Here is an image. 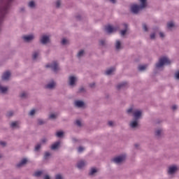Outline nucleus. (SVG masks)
Here are the masks:
<instances>
[{"label":"nucleus","instance_id":"nucleus-26","mask_svg":"<svg viewBox=\"0 0 179 179\" xmlns=\"http://www.w3.org/2000/svg\"><path fill=\"white\" fill-rule=\"evenodd\" d=\"M115 48H116V50H120V48H121V42L120 41H116Z\"/></svg>","mask_w":179,"mask_h":179},{"label":"nucleus","instance_id":"nucleus-54","mask_svg":"<svg viewBox=\"0 0 179 179\" xmlns=\"http://www.w3.org/2000/svg\"><path fill=\"white\" fill-rule=\"evenodd\" d=\"M39 124H43V122H39Z\"/></svg>","mask_w":179,"mask_h":179},{"label":"nucleus","instance_id":"nucleus-51","mask_svg":"<svg viewBox=\"0 0 179 179\" xmlns=\"http://www.w3.org/2000/svg\"><path fill=\"white\" fill-rule=\"evenodd\" d=\"M172 110H177V106L173 105V106H172Z\"/></svg>","mask_w":179,"mask_h":179},{"label":"nucleus","instance_id":"nucleus-12","mask_svg":"<svg viewBox=\"0 0 179 179\" xmlns=\"http://www.w3.org/2000/svg\"><path fill=\"white\" fill-rule=\"evenodd\" d=\"M76 107H78V108H83L85 107V102L83 101L77 100L74 102Z\"/></svg>","mask_w":179,"mask_h":179},{"label":"nucleus","instance_id":"nucleus-47","mask_svg":"<svg viewBox=\"0 0 179 179\" xmlns=\"http://www.w3.org/2000/svg\"><path fill=\"white\" fill-rule=\"evenodd\" d=\"M175 77L176 79H179V71H177L176 73H175Z\"/></svg>","mask_w":179,"mask_h":179},{"label":"nucleus","instance_id":"nucleus-45","mask_svg":"<svg viewBox=\"0 0 179 179\" xmlns=\"http://www.w3.org/2000/svg\"><path fill=\"white\" fill-rule=\"evenodd\" d=\"M56 6L57 8H59V6H61V1L59 0L56 2Z\"/></svg>","mask_w":179,"mask_h":179},{"label":"nucleus","instance_id":"nucleus-15","mask_svg":"<svg viewBox=\"0 0 179 179\" xmlns=\"http://www.w3.org/2000/svg\"><path fill=\"white\" fill-rule=\"evenodd\" d=\"M29 162V159H27V158H24L21 160L20 162H19L17 166L18 167H22V166H24V164H26L27 162Z\"/></svg>","mask_w":179,"mask_h":179},{"label":"nucleus","instance_id":"nucleus-35","mask_svg":"<svg viewBox=\"0 0 179 179\" xmlns=\"http://www.w3.org/2000/svg\"><path fill=\"white\" fill-rule=\"evenodd\" d=\"M84 55H85V51L84 50H80L78 53V57H83Z\"/></svg>","mask_w":179,"mask_h":179},{"label":"nucleus","instance_id":"nucleus-31","mask_svg":"<svg viewBox=\"0 0 179 179\" xmlns=\"http://www.w3.org/2000/svg\"><path fill=\"white\" fill-rule=\"evenodd\" d=\"M28 5H29V8H35L36 3H34V1H29Z\"/></svg>","mask_w":179,"mask_h":179},{"label":"nucleus","instance_id":"nucleus-17","mask_svg":"<svg viewBox=\"0 0 179 179\" xmlns=\"http://www.w3.org/2000/svg\"><path fill=\"white\" fill-rule=\"evenodd\" d=\"M45 142H47V138H43L42 141H41V143H39V144H37L35 147V150H40V148H41V145H43V143H45Z\"/></svg>","mask_w":179,"mask_h":179},{"label":"nucleus","instance_id":"nucleus-43","mask_svg":"<svg viewBox=\"0 0 179 179\" xmlns=\"http://www.w3.org/2000/svg\"><path fill=\"white\" fill-rule=\"evenodd\" d=\"M143 29L144 31H148V26L145 24H143Z\"/></svg>","mask_w":179,"mask_h":179},{"label":"nucleus","instance_id":"nucleus-52","mask_svg":"<svg viewBox=\"0 0 179 179\" xmlns=\"http://www.w3.org/2000/svg\"><path fill=\"white\" fill-rule=\"evenodd\" d=\"M44 179H51V178H50V176L46 175L45 176Z\"/></svg>","mask_w":179,"mask_h":179},{"label":"nucleus","instance_id":"nucleus-40","mask_svg":"<svg viewBox=\"0 0 179 179\" xmlns=\"http://www.w3.org/2000/svg\"><path fill=\"white\" fill-rule=\"evenodd\" d=\"M85 150V148L83 147H79L78 149V152H79V153H82V152H83Z\"/></svg>","mask_w":179,"mask_h":179},{"label":"nucleus","instance_id":"nucleus-7","mask_svg":"<svg viewBox=\"0 0 179 179\" xmlns=\"http://www.w3.org/2000/svg\"><path fill=\"white\" fill-rule=\"evenodd\" d=\"M76 82H78V77L75 76H71L69 78V84L70 86H75L76 85Z\"/></svg>","mask_w":179,"mask_h":179},{"label":"nucleus","instance_id":"nucleus-42","mask_svg":"<svg viewBox=\"0 0 179 179\" xmlns=\"http://www.w3.org/2000/svg\"><path fill=\"white\" fill-rule=\"evenodd\" d=\"M36 114V110L33 109L29 112V115H34Z\"/></svg>","mask_w":179,"mask_h":179},{"label":"nucleus","instance_id":"nucleus-49","mask_svg":"<svg viewBox=\"0 0 179 179\" xmlns=\"http://www.w3.org/2000/svg\"><path fill=\"white\" fill-rule=\"evenodd\" d=\"M20 96H21V97H26L27 94H26V92H22Z\"/></svg>","mask_w":179,"mask_h":179},{"label":"nucleus","instance_id":"nucleus-46","mask_svg":"<svg viewBox=\"0 0 179 179\" xmlns=\"http://www.w3.org/2000/svg\"><path fill=\"white\" fill-rule=\"evenodd\" d=\"M108 124L109 127H113L114 126V122H113V121H109Z\"/></svg>","mask_w":179,"mask_h":179},{"label":"nucleus","instance_id":"nucleus-32","mask_svg":"<svg viewBox=\"0 0 179 179\" xmlns=\"http://www.w3.org/2000/svg\"><path fill=\"white\" fill-rule=\"evenodd\" d=\"M148 68V66L146 65H141L138 66V69L140 71H145V69H146Z\"/></svg>","mask_w":179,"mask_h":179},{"label":"nucleus","instance_id":"nucleus-53","mask_svg":"<svg viewBox=\"0 0 179 179\" xmlns=\"http://www.w3.org/2000/svg\"><path fill=\"white\" fill-rule=\"evenodd\" d=\"M112 3H115L116 0H109Z\"/></svg>","mask_w":179,"mask_h":179},{"label":"nucleus","instance_id":"nucleus-55","mask_svg":"<svg viewBox=\"0 0 179 179\" xmlns=\"http://www.w3.org/2000/svg\"><path fill=\"white\" fill-rule=\"evenodd\" d=\"M0 157H2V155H0Z\"/></svg>","mask_w":179,"mask_h":179},{"label":"nucleus","instance_id":"nucleus-28","mask_svg":"<svg viewBox=\"0 0 179 179\" xmlns=\"http://www.w3.org/2000/svg\"><path fill=\"white\" fill-rule=\"evenodd\" d=\"M63 136H64V131H57L56 136H57V138H62Z\"/></svg>","mask_w":179,"mask_h":179},{"label":"nucleus","instance_id":"nucleus-30","mask_svg":"<svg viewBox=\"0 0 179 179\" xmlns=\"http://www.w3.org/2000/svg\"><path fill=\"white\" fill-rule=\"evenodd\" d=\"M38 55H40V52H34L33 53V55H32L33 59H37V57H38Z\"/></svg>","mask_w":179,"mask_h":179},{"label":"nucleus","instance_id":"nucleus-37","mask_svg":"<svg viewBox=\"0 0 179 179\" xmlns=\"http://www.w3.org/2000/svg\"><path fill=\"white\" fill-rule=\"evenodd\" d=\"M76 125H78V127H82V121H80V120H76Z\"/></svg>","mask_w":179,"mask_h":179},{"label":"nucleus","instance_id":"nucleus-19","mask_svg":"<svg viewBox=\"0 0 179 179\" xmlns=\"http://www.w3.org/2000/svg\"><path fill=\"white\" fill-rule=\"evenodd\" d=\"M61 144V143H59V141H57L56 143H55L52 146H51V149L52 150H55L57 149H58V148H59V145Z\"/></svg>","mask_w":179,"mask_h":179},{"label":"nucleus","instance_id":"nucleus-14","mask_svg":"<svg viewBox=\"0 0 179 179\" xmlns=\"http://www.w3.org/2000/svg\"><path fill=\"white\" fill-rule=\"evenodd\" d=\"M86 166V162L81 160L79 161L77 164V167L78 169H79L80 170L83 169L85 166Z\"/></svg>","mask_w":179,"mask_h":179},{"label":"nucleus","instance_id":"nucleus-18","mask_svg":"<svg viewBox=\"0 0 179 179\" xmlns=\"http://www.w3.org/2000/svg\"><path fill=\"white\" fill-rule=\"evenodd\" d=\"M55 82L51 81L46 86V89H54L55 87Z\"/></svg>","mask_w":179,"mask_h":179},{"label":"nucleus","instance_id":"nucleus-50","mask_svg":"<svg viewBox=\"0 0 179 179\" xmlns=\"http://www.w3.org/2000/svg\"><path fill=\"white\" fill-rule=\"evenodd\" d=\"M0 145H1V146H5V145H6V143H5L4 141H1Z\"/></svg>","mask_w":179,"mask_h":179},{"label":"nucleus","instance_id":"nucleus-25","mask_svg":"<svg viewBox=\"0 0 179 179\" xmlns=\"http://www.w3.org/2000/svg\"><path fill=\"white\" fill-rule=\"evenodd\" d=\"M96 172H97V169L92 168V169H91V170L90 171V176H94V174H96Z\"/></svg>","mask_w":179,"mask_h":179},{"label":"nucleus","instance_id":"nucleus-23","mask_svg":"<svg viewBox=\"0 0 179 179\" xmlns=\"http://www.w3.org/2000/svg\"><path fill=\"white\" fill-rule=\"evenodd\" d=\"M11 128H19V122H13L10 124Z\"/></svg>","mask_w":179,"mask_h":179},{"label":"nucleus","instance_id":"nucleus-29","mask_svg":"<svg viewBox=\"0 0 179 179\" xmlns=\"http://www.w3.org/2000/svg\"><path fill=\"white\" fill-rule=\"evenodd\" d=\"M62 45H66L67 44H69V41H68V39L64 38L62 40Z\"/></svg>","mask_w":179,"mask_h":179},{"label":"nucleus","instance_id":"nucleus-44","mask_svg":"<svg viewBox=\"0 0 179 179\" xmlns=\"http://www.w3.org/2000/svg\"><path fill=\"white\" fill-rule=\"evenodd\" d=\"M159 36L161 37V38H164V37H166V35L163 32H159Z\"/></svg>","mask_w":179,"mask_h":179},{"label":"nucleus","instance_id":"nucleus-13","mask_svg":"<svg viewBox=\"0 0 179 179\" xmlns=\"http://www.w3.org/2000/svg\"><path fill=\"white\" fill-rule=\"evenodd\" d=\"M177 170H178V168L176 166H171L169 168L168 173L169 174H174Z\"/></svg>","mask_w":179,"mask_h":179},{"label":"nucleus","instance_id":"nucleus-3","mask_svg":"<svg viewBox=\"0 0 179 179\" xmlns=\"http://www.w3.org/2000/svg\"><path fill=\"white\" fill-rule=\"evenodd\" d=\"M8 8H9V4L3 1H1L0 3V20H2L5 15L8 13Z\"/></svg>","mask_w":179,"mask_h":179},{"label":"nucleus","instance_id":"nucleus-41","mask_svg":"<svg viewBox=\"0 0 179 179\" xmlns=\"http://www.w3.org/2000/svg\"><path fill=\"white\" fill-rule=\"evenodd\" d=\"M50 156H51V154L48 152H46L45 153V159H48V157H50Z\"/></svg>","mask_w":179,"mask_h":179},{"label":"nucleus","instance_id":"nucleus-34","mask_svg":"<svg viewBox=\"0 0 179 179\" xmlns=\"http://www.w3.org/2000/svg\"><path fill=\"white\" fill-rule=\"evenodd\" d=\"M55 179H64V176L61 175V173H57L55 176Z\"/></svg>","mask_w":179,"mask_h":179},{"label":"nucleus","instance_id":"nucleus-27","mask_svg":"<svg viewBox=\"0 0 179 179\" xmlns=\"http://www.w3.org/2000/svg\"><path fill=\"white\" fill-rule=\"evenodd\" d=\"M163 134V130L162 129H157L155 131V134L157 136H160Z\"/></svg>","mask_w":179,"mask_h":179},{"label":"nucleus","instance_id":"nucleus-38","mask_svg":"<svg viewBox=\"0 0 179 179\" xmlns=\"http://www.w3.org/2000/svg\"><path fill=\"white\" fill-rule=\"evenodd\" d=\"M124 86H125L124 83H120L117 85V89H121V87H124Z\"/></svg>","mask_w":179,"mask_h":179},{"label":"nucleus","instance_id":"nucleus-20","mask_svg":"<svg viewBox=\"0 0 179 179\" xmlns=\"http://www.w3.org/2000/svg\"><path fill=\"white\" fill-rule=\"evenodd\" d=\"M0 92L3 94L6 93V92H8V87L2 86V85L0 84Z\"/></svg>","mask_w":179,"mask_h":179},{"label":"nucleus","instance_id":"nucleus-11","mask_svg":"<svg viewBox=\"0 0 179 179\" xmlns=\"http://www.w3.org/2000/svg\"><path fill=\"white\" fill-rule=\"evenodd\" d=\"M139 126V120L134 119L130 122L131 128H138Z\"/></svg>","mask_w":179,"mask_h":179},{"label":"nucleus","instance_id":"nucleus-16","mask_svg":"<svg viewBox=\"0 0 179 179\" xmlns=\"http://www.w3.org/2000/svg\"><path fill=\"white\" fill-rule=\"evenodd\" d=\"M9 78H10V72L6 71L2 76L3 80H8Z\"/></svg>","mask_w":179,"mask_h":179},{"label":"nucleus","instance_id":"nucleus-2","mask_svg":"<svg viewBox=\"0 0 179 179\" xmlns=\"http://www.w3.org/2000/svg\"><path fill=\"white\" fill-rule=\"evenodd\" d=\"M140 1V6H138L136 4H133L131 6V10L132 13H138L141 9H143V8H146V0H139Z\"/></svg>","mask_w":179,"mask_h":179},{"label":"nucleus","instance_id":"nucleus-21","mask_svg":"<svg viewBox=\"0 0 179 179\" xmlns=\"http://www.w3.org/2000/svg\"><path fill=\"white\" fill-rule=\"evenodd\" d=\"M115 71V68H110L106 71V75H113L114 73V71Z\"/></svg>","mask_w":179,"mask_h":179},{"label":"nucleus","instance_id":"nucleus-4","mask_svg":"<svg viewBox=\"0 0 179 179\" xmlns=\"http://www.w3.org/2000/svg\"><path fill=\"white\" fill-rule=\"evenodd\" d=\"M171 63V61H170V59H169L166 57H164L159 59V62L156 64V68L159 69L160 68H163L164 65H169Z\"/></svg>","mask_w":179,"mask_h":179},{"label":"nucleus","instance_id":"nucleus-22","mask_svg":"<svg viewBox=\"0 0 179 179\" xmlns=\"http://www.w3.org/2000/svg\"><path fill=\"white\" fill-rule=\"evenodd\" d=\"M123 26L124 27V29L120 31L121 36H125V34L127 33V30L128 27V25H127V24H124Z\"/></svg>","mask_w":179,"mask_h":179},{"label":"nucleus","instance_id":"nucleus-56","mask_svg":"<svg viewBox=\"0 0 179 179\" xmlns=\"http://www.w3.org/2000/svg\"><path fill=\"white\" fill-rule=\"evenodd\" d=\"M9 1H12V0H9Z\"/></svg>","mask_w":179,"mask_h":179},{"label":"nucleus","instance_id":"nucleus-36","mask_svg":"<svg viewBox=\"0 0 179 179\" xmlns=\"http://www.w3.org/2000/svg\"><path fill=\"white\" fill-rule=\"evenodd\" d=\"M50 118H51V120H54V119L57 118V114H55V113L50 114Z\"/></svg>","mask_w":179,"mask_h":179},{"label":"nucleus","instance_id":"nucleus-6","mask_svg":"<svg viewBox=\"0 0 179 179\" xmlns=\"http://www.w3.org/2000/svg\"><path fill=\"white\" fill-rule=\"evenodd\" d=\"M24 41H26V43H30V41H33V40H34V38H36V36H34V34H31L29 35H25L22 37Z\"/></svg>","mask_w":179,"mask_h":179},{"label":"nucleus","instance_id":"nucleus-10","mask_svg":"<svg viewBox=\"0 0 179 179\" xmlns=\"http://www.w3.org/2000/svg\"><path fill=\"white\" fill-rule=\"evenodd\" d=\"M105 30H106V31H107V33H114V31H117V28H115L111 25H107L105 27Z\"/></svg>","mask_w":179,"mask_h":179},{"label":"nucleus","instance_id":"nucleus-33","mask_svg":"<svg viewBox=\"0 0 179 179\" xmlns=\"http://www.w3.org/2000/svg\"><path fill=\"white\" fill-rule=\"evenodd\" d=\"M41 174H43V171H36L34 173L35 177H40V176H41Z\"/></svg>","mask_w":179,"mask_h":179},{"label":"nucleus","instance_id":"nucleus-8","mask_svg":"<svg viewBox=\"0 0 179 179\" xmlns=\"http://www.w3.org/2000/svg\"><path fill=\"white\" fill-rule=\"evenodd\" d=\"M125 155H120L114 158L113 159V162H114V163H116V164H120V163H122V162L125 160Z\"/></svg>","mask_w":179,"mask_h":179},{"label":"nucleus","instance_id":"nucleus-5","mask_svg":"<svg viewBox=\"0 0 179 179\" xmlns=\"http://www.w3.org/2000/svg\"><path fill=\"white\" fill-rule=\"evenodd\" d=\"M46 68H50L52 71H54V72H57V71H59V66L58 65V63L57 62H53L52 63H49L46 64Z\"/></svg>","mask_w":179,"mask_h":179},{"label":"nucleus","instance_id":"nucleus-24","mask_svg":"<svg viewBox=\"0 0 179 179\" xmlns=\"http://www.w3.org/2000/svg\"><path fill=\"white\" fill-rule=\"evenodd\" d=\"M175 27V24H174V22H168L167 24V28L169 29V30H171V29L174 28Z\"/></svg>","mask_w":179,"mask_h":179},{"label":"nucleus","instance_id":"nucleus-1","mask_svg":"<svg viewBox=\"0 0 179 179\" xmlns=\"http://www.w3.org/2000/svg\"><path fill=\"white\" fill-rule=\"evenodd\" d=\"M127 114H132L134 120H141L142 118V110L136 109L134 106L127 109Z\"/></svg>","mask_w":179,"mask_h":179},{"label":"nucleus","instance_id":"nucleus-48","mask_svg":"<svg viewBox=\"0 0 179 179\" xmlns=\"http://www.w3.org/2000/svg\"><path fill=\"white\" fill-rule=\"evenodd\" d=\"M101 45H104L106 44V41H100Z\"/></svg>","mask_w":179,"mask_h":179},{"label":"nucleus","instance_id":"nucleus-39","mask_svg":"<svg viewBox=\"0 0 179 179\" xmlns=\"http://www.w3.org/2000/svg\"><path fill=\"white\" fill-rule=\"evenodd\" d=\"M150 38H151V40H155V38H156V33L151 34Z\"/></svg>","mask_w":179,"mask_h":179},{"label":"nucleus","instance_id":"nucleus-9","mask_svg":"<svg viewBox=\"0 0 179 179\" xmlns=\"http://www.w3.org/2000/svg\"><path fill=\"white\" fill-rule=\"evenodd\" d=\"M41 43H42V44H48V43H50V36H42L41 38Z\"/></svg>","mask_w":179,"mask_h":179}]
</instances>
